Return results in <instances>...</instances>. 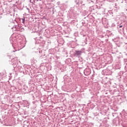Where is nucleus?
Masks as SVG:
<instances>
[{
  "mask_svg": "<svg viewBox=\"0 0 127 127\" xmlns=\"http://www.w3.org/2000/svg\"><path fill=\"white\" fill-rule=\"evenodd\" d=\"M75 53H76V55H81L82 52L79 51H76Z\"/></svg>",
  "mask_w": 127,
  "mask_h": 127,
  "instance_id": "nucleus-1",
  "label": "nucleus"
},
{
  "mask_svg": "<svg viewBox=\"0 0 127 127\" xmlns=\"http://www.w3.org/2000/svg\"><path fill=\"white\" fill-rule=\"evenodd\" d=\"M24 21H25V19H22V22H23V23H24Z\"/></svg>",
  "mask_w": 127,
  "mask_h": 127,
  "instance_id": "nucleus-2",
  "label": "nucleus"
},
{
  "mask_svg": "<svg viewBox=\"0 0 127 127\" xmlns=\"http://www.w3.org/2000/svg\"><path fill=\"white\" fill-rule=\"evenodd\" d=\"M122 27H123L122 25L119 26V28H122Z\"/></svg>",
  "mask_w": 127,
  "mask_h": 127,
  "instance_id": "nucleus-3",
  "label": "nucleus"
}]
</instances>
